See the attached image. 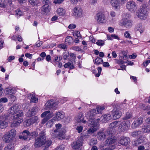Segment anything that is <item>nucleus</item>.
I'll return each mask as SVG.
<instances>
[{"instance_id":"nucleus-1","label":"nucleus","mask_w":150,"mask_h":150,"mask_svg":"<svg viewBox=\"0 0 150 150\" xmlns=\"http://www.w3.org/2000/svg\"><path fill=\"white\" fill-rule=\"evenodd\" d=\"M45 132L44 130L42 131L40 134L39 137L35 139L34 146L35 147H40L43 146L44 150H47V149L51 145L52 143L51 141H46V136Z\"/></svg>"},{"instance_id":"nucleus-2","label":"nucleus","mask_w":150,"mask_h":150,"mask_svg":"<svg viewBox=\"0 0 150 150\" xmlns=\"http://www.w3.org/2000/svg\"><path fill=\"white\" fill-rule=\"evenodd\" d=\"M88 121L87 122L88 126L90 125L91 126L88 130L87 132L88 134H91L95 132L98 129V123L100 119L98 118L96 119L93 118L89 117Z\"/></svg>"},{"instance_id":"nucleus-3","label":"nucleus","mask_w":150,"mask_h":150,"mask_svg":"<svg viewBox=\"0 0 150 150\" xmlns=\"http://www.w3.org/2000/svg\"><path fill=\"white\" fill-rule=\"evenodd\" d=\"M111 106L113 108L112 111V119L115 120L120 118L122 115L120 107L116 104L112 105Z\"/></svg>"},{"instance_id":"nucleus-4","label":"nucleus","mask_w":150,"mask_h":150,"mask_svg":"<svg viewBox=\"0 0 150 150\" xmlns=\"http://www.w3.org/2000/svg\"><path fill=\"white\" fill-rule=\"evenodd\" d=\"M147 6L146 5L143 4L140 6L137 12V16L141 19H145L147 16Z\"/></svg>"},{"instance_id":"nucleus-5","label":"nucleus","mask_w":150,"mask_h":150,"mask_svg":"<svg viewBox=\"0 0 150 150\" xmlns=\"http://www.w3.org/2000/svg\"><path fill=\"white\" fill-rule=\"evenodd\" d=\"M105 108L103 106H98L97 107L96 109H93L90 111L88 112L87 114L86 115V117H92V118H93V116L95 115V114H93V113H101L102 110H104L105 109Z\"/></svg>"},{"instance_id":"nucleus-6","label":"nucleus","mask_w":150,"mask_h":150,"mask_svg":"<svg viewBox=\"0 0 150 150\" xmlns=\"http://www.w3.org/2000/svg\"><path fill=\"white\" fill-rule=\"evenodd\" d=\"M130 122L129 120H124L119 125L118 130L120 132L127 131L130 127Z\"/></svg>"},{"instance_id":"nucleus-7","label":"nucleus","mask_w":150,"mask_h":150,"mask_svg":"<svg viewBox=\"0 0 150 150\" xmlns=\"http://www.w3.org/2000/svg\"><path fill=\"white\" fill-rule=\"evenodd\" d=\"M117 121H114L111 123L108 129L106 130V134H113L116 132V125L118 123Z\"/></svg>"},{"instance_id":"nucleus-8","label":"nucleus","mask_w":150,"mask_h":150,"mask_svg":"<svg viewBox=\"0 0 150 150\" xmlns=\"http://www.w3.org/2000/svg\"><path fill=\"white\" fill-rule=\"evenodd\" d=\"M52 137L57 138L59 139H64V132L62 130L57 131V129H55L51 134Z\"/></svg>"},{"instance_id":"nucleus-9","label":"nucleus","mask_w":150,"mask_h":150,"mask_svg":"<svg viewBox=\"0 0 150 150\" xmlns=\"http://www.w3.org/2000/svg\"><path fill=\"white\" fill-rule=\"evenodd\" d=\"M120 24L121 25L127 28H130L132 25V21L126 18H123L120 21Z\"/></svg>"},{"instance_id":"nucleus-10","label":"nucleus","mask_w":150,"mask_h":150,"mask_svg":"<svg viewBox=\"0 0 150 150\" xmlns=\"http://www.w3.org/2000/svg\"><path fill=\"white\" fill-rule=\"evenodd\" d=\"M83 140L82 138L74 141L71 144L72 148L74 150L78 149L80 147L82 146Z\"/></svg>"},{"instance_id":"nucleus-11","label":"nucleus","mask_w":150,"mask_h":150,"mask_svg":"<svg viewBox=\"0 0 150 150\" xmlns=\"http://www.w3.org/2000/svg\"><path fill=\"white\" fill-rule=\"evenodd\" d=\"M112 134H109L107 139L105 142V145H111L113 144L116 142V137L113 136Z\"/></svg>"},{"instance_id":"nucleus-12","label":"nucleus","mask_w":150,"mask_h":150,"mask_svg":"<svg viewBox=\"0 0 150 150\" xmlns=\"http://www.w3.org/2000/svg\"><path fill=\"white\" fill-rule=\"evenodd\" d=\"M127 8L131 12H134L136 10V4L133 1H129L128 2L127 4Z\"/></svg>"},{"instance_id":"nucleus-13","label":"nucleus","mask_w":150,"mask_h":150,"mask_svg":"<svg viewBox=\"0 0 150 150\" xmlns=\"http://www.w3.org/2000/svg\"><path fill=\"white\" fill-rule=\"evenodd\" d=\"M58 103L55 102L53 100H51L48 101L45 104L46 106L50 109H52L55 110L57 108L56 107Z\"/></svg>"},{"instance_id":"nucleus-14","label":"nucleus","mask_w":150,"mask_h":150,"mask_svg":"<svg viewBox=\"0 0 150 150\" xmlns=\"http://www.w3.org/2000/svg\"><path fill=\"white\" fill-rule=\"evenodd\" d=\"M29 135V131L28 130H25L19 136V138L24 140H29L30 139Z\"/></svg>"},{"instance_id":"nucleus-15","label":"nucleus","mask_w":150,"mask_h":150,"mask_svg":"<svg viewBox=\"0 0 150 150\" xmlns=\"http://www.w3.org/2000/svg\"><path fill=\"white\" fill-rule=\"evenodd\" d=\"M96 19L98 23H100L105 22V16L101 13H99L96 15Z\"/></svg>"},{"instance_id":"nucleus-16","label":"nucleus","mask_w":150,"mask_h":150,"mask_svg":"<svg viewBox=\"0 0 150 150\" xmlns=\"http://www.w3.org/2000/svg\"><path fill=\"white\" fill-rule=\"evenodd\" d=\"M74 14L77 16L81 17L83 14V11L82 8L79 7H75L73 10Z\"/></svg>"},{"instance_id":"nucleus-17","label":"nucleus","mask_w":150,"mask_h":150,"mask_svg":"<svg viewBox=\"0 0 150 150\" xmlns=\"http://www.w3.org/2000/svg\"><path fill=\"white\" fill-rule=\"evenodd\" d=\"M143 122V118L142 117H139L135 119L132 124L133 128H136L139 126Z\"/></svg>"},{"instance_id":"nucleus-18","label":"nucleus","mask_w":150,"mask_h":150,"mask_svg":"<svg viewBox=\"0 0 150 150\" xmlns=\"http://www.w3.org/2000/svg\"><path fill=\"white\" fill-rule=\"evenodd\" d=\"M130 142V139L128 137L122 136L120 138L119 143L123 145H127Z\"/></svg>"},{"instance_id":"nucleus-19","label":"nucleus","mask_w":150,"mask_h":150,"mask_svg":"<svg viewBox=\"0 0 150 150\" xmlns=\"http://www.w3.org/2000/svg\"><path fill=\"white\" fill-rule=\"evenodd\" d=\"M23 112L21 110L17 111L14 115L13 116V119L14 120H18L23 119L22 117L23 116Z\"/></svg>"},{"instance_id":"nucleus-20","label":"nucleus","mask_w":150,"mask_h":150,"mask_svg":"<svg viewBox=\"0 0 150 150\" xmlns=\"http://www.w3.org/2000/svg\"><path fill=\"white\" fill-rule=\"evenodd\" d=\"M144 138L143 137H140L138 139L133 141L132 144L134 146H138L142 143H144Z\"/></svg>"},{"instance_id":"nucleus-21","label":"nucleus","mask_w":150,"mask_h":150,"mask_svg":"<svg viewBox=\"0 0 150 150\" xmlns=\"http://www.w3.org/2000/svg\"><path fill=\"white\" fill-rule=\"evenodd\" d=\"M19 106L17 104L11 106L8 110L9 114L13 115L17 111L19 110Z\"/></svg>"},{"instance_id":"nucleus-22","label":"nucleus","mask_w":150,"mask_h":150,"mask_svg":"<svg viewBox=\"0 0 150 150\" xmlns=\"http://www.w3.org/2000/svg\"><path fill=\"white\" fill-rule=\"evenodd\" d=\"M37 110V108L34 107L29 109L26 114L27 116L31 117L35 115L36 114Z\"/></svg>"},{"instance_id":"nucleus-23","label":"nucleus","mask_w":150,"mask_h":150,"mask_svg":"<svg viewBox=\"0 0 150 150\" xmlns=\"http://www.w3.org/2000/svg\"><path fill=\"white\" fill-rule=\"evenodd\" d=\"M11 4V0H0V7H4L6 5Z\"/></svg>"},{"instance_id":"nucleus-24","label":"nucleus","mask_w":150,"mask_h":150,"mask_svg":"<svg viewBox=\"0 0 150 150\" xmlns=\"http://www.w3.org/2000/svg\"><path fill=\"white\" fill-rule=\"evenodd\" d=\"M109 134H106V131L105 132H99L97 135V138L98 139L102 140L104 139L106 137V136H108Z\"/></svg>"},{"instance_id":"nucleus-25","label":"nucleus","mask_w":150,"mask_h":150,"mask_svg":"<svg viewBox=\"0 0 150 150\" xmlns=\"http://www.w3.org/2000/svg\"><path fill=\"white\" fill-rule=\"evenodd\" d=\"M64 117V113L63 112H58L54 117L55 120H60L63 119Z\"/></svg>"},{"instance_id":"nucleus-26","label":"nucleus","mask_w":150,"mask_h":150,"mask_svg":"<svg viewBox=\"0 0 150 150\" xmlns=\"http://www.w3.org/2000/svg\"><path fill=\"white\" fill-rule=\"evenodd\" d=\"M49 5H44L41 8V13L43 14H47L49 12Z\"/></svg>"},{"instance_id":"nucleus-27","label":"nucleus","mask_w":150,"mask_h":150,"mask_svg":"<svg viewBox=\"0 0 150 150\" xmlns=\"http://www.w3.org/2000/svg\"><path fill=\"white\" fill-rule=\"evenodd\" d=\"M23 121V119L18 120L14 121L12 122L10 125L11 127H16L19 125V124Z\"/></svg>"},{"instance_id":"nucleus-28","label":"nucleus","mask_w":150,"mask_h":150,"mask_svg":"<svg viewBox=\"0 0 150 150\" xmlns=\"http://www.w3.org/2000/svg\"><path fill=\"white\" fill-rule=\"evenodd\" d=\"M111 118V115L110 114H105L101 117L103 122H106L107 121L110 120Z\"/></svg>"},{"instance_id":"nucleus-29","label":"nucleus","mask_w":150,"mask_h":150,"mask_svg":"<svg viewBox=\"0 0 150 150\" xmlns=\"http://www.w3.org/2000/svg\"><path fill=\"white\" fill-rule=\"evenodd\" d=\"M13 138L9 136L7 133H6L4 136L3 140L5 142L9 143L12 140Z\"/></svg>"},{"instance_id":"nucleus-30","label":"nucleus","mask_w":150,"mask_h":150,"mask_svg":"<svg viewBox=\"0 0 150 150\" xmlns=\"http://www.w3.org/2000/svg\"><path fill=\"white\" fill-rule=\"evenodd\" d=\"M142 131L139 130L132 132L130 133V135L134 137H137L141 134Z\"/></svg>"},{"instance_id":"nucleus-31","label":"nucleus","mask_w":150,"mask_h":150,"mask_svg":"<svg viewBox=\"0 0 150 150\" xmlns=\"http://www.w3.org/2000/svg\"><path fill=\"white\" fill-rule=\"evenodd\" d=\"M110 1L112 6L115 8H117L119 5L118 0H110Z\"/></svg>"},{"instance_id":"nucleus-32","label":"nucleus","mask_w":150,"mask_h":150,"mask_svg":"<svg viewBox=\"0 0 150 150\" xmlns=\"http://www.w3.org/2000/svg\"><path fill=\"white\" fill-rule=\"evenodd\" d=\"M7 125V123L4 120H0V129L6 128Z\"/></svg>"},{"instance_id":"nucleus-33","label":"nucleus","mask_w":150,"mask_h":150,"mask_svg":"<svg viewBox=\"0 0 150 150\" xmlns=\"http://www.w3.org/2000/svg\"><path fill=\"white\" fill-rule=\"evenodd\" d=\"M7 133L11 137L13 138L16 135V131L15 129H11Z\"/></svg>"},{"instance_id":"nucleus-34","label":"nucleus","mask_w":150,"mask_h":150,"mask_svg":"<svg viewBox=\"0 0 150 150\" xmlns=\"http://www.w3.org/2000/svg\"><path fill=\"white\" fill-rule=\"evenodd\" d=\"M84 116L82 112H80L78 115L77 118V122H80L84 119Z\"/></svg>"},{"instance_id":"nucleus-35","label":"nucleus","mask_w":150,"mask_h":150,"mask_svg":"<svg viewBox=\"0 0 150 150\" xmlns=\"http://www.w3.org/2000/svg\"><path fill=\"white\" fill-rule=\"evenodd\" d=\"M142 131L144 132L149 133L150 132V125L144 126L142 128Z\"/></svg>"},{"instance_id":"nucleus-36","label":"nucleus","mask_w":150,"mask_h":150,"mask_svg":"<svg viewBox=\"0 0 150 150\" xmlns=\"http://www.w3.org/2000/svg\"><path fill=\"white\" fill-rule=\"evenodd\" d=\"M31 124H33L35 123L38 122V118L37 116H35L29 119Z\"/></svg>"},{"instance_id":"nucleus-37","label":"nucleus","mask_w":150,"mask_h":150,"mask_svg":"<svg viewBox=\"0 0 150 150\" xmlns=\"http://www.w3.org/2000/svg\"><path fill=\"white\" fill-rule=\"evenodd\" d=\"M14 148V144H9L4 148V150H13Z\"/></svg>"},{"instance_id":"nucleus-38","label":"nucleus","mask_w":150,"mask_h":150,"mask_svg":"<svg viewBox=\"0 0 150 150\" xmlns=\"http://www.w3.org/2000/svg\"><path fill=\"white\" fill-rule=\"evenodd\" d=\"M57 12L60 16H62L65 13V10L62 8H59L57 10Z\"/></svg>"},{"instance_id":"nucleus-39","label":"nucleus","mask_w":150,"mask_h":150,"mask_svg":"<svg viewBox=\"0 0 150 150\" xmlns=\"http://www.w3.org/2000/svg\"><path fill=\"white\" fill-rule=\"evenodd\" d=\"M23 124V126L25 127H27L32 125L30 119H28L24 121Z\"/></svg>"},{"instance_id":"nucleus-40","label":"nucleus","mask_w":150,"mask_h":150,"mask_svg":"<svg viewBox=\"0 0 150 150\" xmlns=\"http://www.w3.org/2000/svg\"><path fill=\"white\" fill-rule=\"evenodd\" d=\"M6 94L11 95L13 93V90L11 88H8L6 89Z\"/></svg>"},{"instance_id":"nucleus-41","label":"nucleus","mask_w":150,"mask_h":150,"mask_svg":"<svg viewBox=\"0 0 150 150\" xmlns=\"http://www.w3.org/2000/svg\"><path fill=\"white\" fill-rule=\"evenodd\" d=\"M132 113L130 112H127L126 113V116L123 118L125 120H127V119L132 118Z\"/></svg>"},{"instance_id":"nucleus-42","label":"nucleus","mask_w":150,"mask_h":150,"mask_svg":"<svg viewBox=\"0 0 150 150\" xmlns=\"http://www.w3.org/2000/svg\"><path fill=\"white\" fill-rule=\"evenodd\" d=\"M103 62V59L99 57H97L95 59V63L97 65L101 64Z\"/></svg>"},{"instance_id":"nucleus-43","label":"nucleus","mask_w":150,"mask_h":150,"mask_svg":"<svg viewBox=\"0 0 150 150\" xmlns=\"http://www.w3.org/2000/svg\"><path fill=\"white\" fill-rule=\"evenodd\" d=\"M73 39L70 36H67L65 39V42H67L68 43L71 44L73 41Z\"/></svg>"},{"instance_id":"nucleus-44","label":"nucleus","mask_w":150,"mask_h":150,"mask_svg":"<svg viewBox=\"0 0 150 150\" xmlns=\"http://www.w3.org/2000/svg\"><path fill=\"white\" fill-rule=\"evenodd\" d=\"M142 28V25L141 23H139L137 25L135 28V30L136 31L140 30Z\"/></svg>"},{"instance_id":"nucleus-45","label":"nucleus","mask_w":150,"mask_h":150,"mask_svg":"<svg viewBox=\"0 0 150 150\" xmlns=\"http://www.w3.org/2000/svg\"><path fill=\"white\" fill-rule=\"evenodd\" d=\"M96 44L98 46H100L104 45V42L102 40H98L96 42Z\"/></svg>"},{"instance_id":"nucleus-46","label":"nucleus","mask_w":150,"mask_h":150,"mask_svg":"<svg viewBox=\"0 0 150 150\" xmlns=\"http://www.w3.org/2000/svg\"><path fill=\"white\" fill-rule=\"evenodd\" d=\"M62 59V57L61 56H59L56 57L53 60L54 62H56L61 61Z\"/></svg>"},{"instance_id":"nucleus-47","label":"nucleus","mask_w":150,"mask_h":150,"mask_svg":"<svg viewBox=\"0 0 150 150\" xmlns=\"http://www.w3.org/2000/svg\"><path fill=\"white\" fill-rule=\"evenodd\" d=\"M38 133L36 132H32L30 133L29 132V135L30 137V139L33 137H36L38 135Z\"/></svg>"},{"instance_id":"nucleus-48","label":"nucleus","mask_w":150,"mask_h":150,"mask_svg":"<svg viewBox=\"0 0 150 150\" xmlns=\"http://www.w3.org/2000/svg\"><path fill=\"white\" fill-rule=\"evenodd\" d=\"M112 38H113L114 39H117L119 40V38L117 35H116L115 34H112L110 35V38L109 39L112 40Z\"/></svg>"},{"instance_id":"nucleus-49","label":"nucleus","mask_w":150,"mask_h":150,"mask_svg":"<svg viewBox=\"0 0 150 150\" xmlns=\"http://www.w3.org/2000/svg\"><path fill=\"white\" fill-rule=\"evenodd\" d=\"M98 72L95 74V76L96 77H98L100 76L102 71L101 68L100 67H98Z\"/></svg>"},{"instance_id":"nucleus-50","label":"nucleus","mask_w":150,"mask_h":150,"mask_svg":"<svg viewBox=\"0 0 150 150\" xmlns=\"http://www.w3.org/2000/svg\"><path fill=\"white\" fill-rule=\"evenodd\" d=\"M97 143V141L96 140L91 139L90 141L89 144L91 146H93L96 144Z\"/></svg>"},{"instance_id":"nucleus-51","label":"nucleus","mask_w":150,"mask_h":150,"mask_svg":"<svg viewBox=\"0 0 150 150\" xmlns=\"http://www.w3.org/2000/svg\"><path fill=\"white\" fill-rule=\"evenodd\" d=\"M42 2L45 5H49L50 3V0H42Z\"/></svg>"},{"instance_id":"nucleus-52","label":"nucleus","mask_w":150,"mask_h":150,"mask_svg":"<svg viewBox=\"0 0 150 150\" xmlns=\"http://www.w3.org/2000/svg\"><path fill=\"white\" fill-rule=\"evenodd\" d=\"M50 112V111H47L45 112H44L41 115V117H44L46 116L47 114H49Z\"/></svg>"},{"instance_id":"nucleus-53","label":"nucleus","mask_w":150,"mask_h":150,"mask_svg":"<svg viewBox=\"0 0 150 150\" xmlns=\"http://www.w3.org/2000/svg\"><path fill=\"white\" fill-rule=\"evenodd\" d=\"M72 49L74 50L78 51H80L81 50V49L79 47L77 46H74L73 47Z\"/></svg>"},{"instance_id":"nucleus-54","label":"nucleus","mask_w":150,"mask_h":150,"mask_svg":"<svg viewBox=\"0 0 150 150\" xmlns=\"http://www.w3.org/2000/svg\"><path fill=\"white\" fill-rule=\"evenodd\" d=\"M68 54L71 57L73 58L74 59L72 61L73 62V61H74V62H75V57H76L75 54H74V53H69Z\"/></svg>"},{"instance_id":"nucleus-55","label":"nucleus","mask_w":150,"mask_h":150,"mask_svg":"<svg viewBox=\"0 0 150 150\" xmlns=\"http://www.w3.org/2000/svg\"><path fill=\"white\" fill-rule=\"evenodd\" d=\"M64 0H54V1L53 3L56 4H60Z\"/></svg>"},{"instance_id":"nucleus-56","label":"nucleus","mask_w":150,"mask_h":150,"mask_svg":"<svg viewBox=\"0 0 150 150\" xmlns=\"http://www.w3.org/2000/svg\"><path fill=\"white\" fill-rule=\"evenodd\" d=\"M8 101V99L6 98H2L0 99V103H6Z\"/></svg>"},{"instance_id":"nucleus-57","label":"nucleus","mask_w":150,"mask_h":150,"mask_svg":"<svg viewBox=\"0 0 150 150\" xmlns=\"http://www.w3.org/2000/svg\"><path fill=\"white\" fill-rule=\"evenodd\" d=\"M79 133H80L83 130V127L81 126H77L76 128Z\"/></svg>"},{"instance_id":"nucleus-58","label":"nucleus","mask_w":150,"mask_h":150,"mask_svg":"<svg viewBox=\"0 0 150 150\" xmlns=\"http://www.w3.org/2000/svg\"><path fill=\"white\" fill-rule=\"evenodd\" d=\"M38 100V98L35 97L32 98L31 99V102L36 103Z\"/></svg>"},{"instance_id":"nucleus-59","label":"nucleus","mask_w":150,"mask_h":150,"mask_svg":"<svg viewBox=\"0 0 150 150\" xmlns=\"http://www.w3.org/2000/svg\"><path fill=\"white\" fill-rule=\"evenodd\" d=\"M124 35L125 37L127 38H129L130 39L132 38L130 34L128 33V32H125L124 33Z\"/></svg>"},{"instance_id":"nucleus-60","label":"nucleus","mask_w":150,"mask_h":150,"mask_svg":"<svg viewBox=\"0 0 150 150\" xmlns=\"http://www.w3.org/2000/svg\"><path fill=\"white\" fill-rule=\"evenodd\" d=\"M9 99L12 101L14 102L16 100V98L15 96L13 95H11L10 96Z\"/></svg>"},{"instance_id":"nucleus-61","label":"nucleus","mask_w":150,"mask_h":150,"mask_svg":"<svg viewBox=\"0 0 150 150\" xmlns=\"http://www.w3.org/2000/svg\"><path fill=\"white\" fill-rule=\"evenodd\" d=\"M150 63V60H147L143 62V65L144 66L146 67L148 64L149 63Z\"/></svg>"},{"instance_id":"nucleus-62","label":"nucleus","mask_w":150,"mask_h":150,"mask_svg":"<svg viewBox=\"0 0 150 150\" xmlns=\"http://www.w3.org/2000/svg\"><path fill=\"white\" fill-rule=\"evenodd\" d=\"M76 27V26L75 25L71 24H70L68 26V28L71 29H74Z\"/></svg>"},{"instance_id":"nucleus-63","label":"nucleus","mask_w":150,"mask_h":150,"mask_svg":"<svg viewBox=\"0 0 150 150\" xmlns=\"http://www.w3.org/2000/svg\"><path fill=\"white\" fill-rule=\"evenodd\" d=\"M103 66L105 67H108L110 66L109 63L107 62H103Z\"/></svg>"},{"instance_id":"nucleus-64","label":"nucleus","mask_w":150,"mask_h":150,"mask_svg":"<svg viewBox=\"0 0 150 150\" xmlns=\"http://www.w3.org/2000/svg\"><path fill=\"white\" fill-rule=\"evenodd\" d=\"M55 150H64V147L62 146H59L57 147Z\"/></svg>"}]
</instances>
